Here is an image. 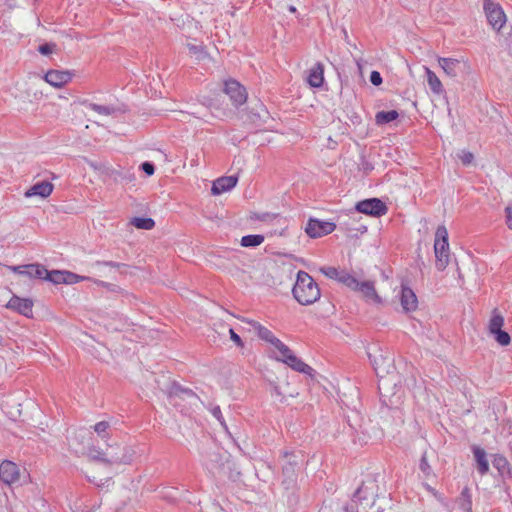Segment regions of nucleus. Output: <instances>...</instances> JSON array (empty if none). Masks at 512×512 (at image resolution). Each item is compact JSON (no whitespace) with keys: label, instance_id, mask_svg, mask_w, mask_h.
Returning <instances> with one entry per match:
<instances>
[{"label":"nucleus","instance_id":"obj_1","mask_svg":"<svg viewBox=\"0 0 512 512\" xmlns=\"http://www.w3.org/2000/svg\"><path fill=\"white\" fill-rule=\"evenodd\" d=\"M292 293L301 305H311L321 296L320 288L314 279L305 271H298Z\"/></svg>","mask_w":512,"mask_h":512},{"label":"nucleus","instance_id":"obj_2","mask_svg":"<svg viewBox=\"0 0 512 512\" xmlns=\"http://www.w3.org/2000/svg\"><path fill=\"white\" fill-rule=\"evenodd\" d=\"M383 480L381 474H369L362 481L361 485L353 494V501L359 502V506L364 511H368L369 508L375 505V498L380 493V481Z\"/></svg>","mask_w":512,"mask_h":512},{"label":"nucleus","instance_id":"obj_3","mask_svg":"<svg viewBox=\"0 0 512 512\" xmlns=\"http://www.w3.org/2000/svg\"><path fill=\"white\" fill-rule=\"evenodd\" d=\"M123 453L120 455L114 451L113 446H109L106 452L101 451L98 448L89 449V457L92 460L103 462L107 465L113 464H130L132 461L133 453L128 448H123Z\"/></svg>","mask_w":512,"mask_h":512},{"label":"nucleus","instance_id":"obj_4","mask_svg":"<svg viewBox=\"0 0 512 512\" xmlns=\"http://www.w3.org/2000/svg\"><path fill=\"white\" fill-rule=\"evenodd\" d=\"M434 252L436 268L444 270L449 264L448 231L445 226H439L435 233Z\"/></svg>","mask_w":512,"mask_h":512},{"label":"nucleus","instance_id":"obj_5","mask_svg":"<svg viewBox=\"0 0 512 512\" xmlns=\"http://www.w3.org/2000/svg\"><path fill=\"white\" fill-rule=\"evenodd\" d=\"M282 474H283V484L286 487H290L296 481L297 471L299 469V456L294 452L284 451L282 455Z\"/></svg>","mask_w":512,"mask_h":512},{"label":"nucleus","instance_id":"obj_6","mask_svg":"<svg viewBox=\"0 0 512 512\" xmlns=\"http://www.w3.org/2000/svg\"><path fill=\"white\" fill-rule=\"evenodd\" d=\"M483 9L489 24L499 31L506 23V15L502 7L493 0H484Z\"/></svg>","mask_w":512,"mask_h":512},{"label":"nucleus","instance_id":"obj_7","mask_svg":"<svg viewBox=\"0 0 512 512\" xmlns=\"http://www.w3.org/2000/svg\"><path fill=\"white\" fill-rule=\"evenodd\" d=\"M356 211L366 215L380 217L387 213L388 208L386 204L378 198H369L359 201L356 206Z\"/></svg>","mask_w":512,"mask_h":512},{"label":"nucleus","instance_id":"obj_8","mask_svg":"<svg viewBox=\"0 0 512 512\" xmlns=\"http://www.w3.org/2000/svg\"><path fill=\"white\" fill-rule=\"evenodd\" d=\"M223 91L229 96L235 107H239L247 101L248 94L245 87L234 79L224 82Z\"/></svg>","mask_w":512,"mask_h":512},{"label":"nucleus","instance_id":"obj_9","mask_svg":"<svg viewBox=\"0 0 512 512\" xmlns=\"http://www.w3.org/2000/svg\"><path fill=\"white\" fill-rule=\"evenodd\" d=\"M336 229V224L329 221L318 219H309L305 232L311 238H319L332 233Z\"/></svg>","mask_w":512,"mask_h":512},{"label":"nucleus","instance_id":"obj_10","mask_svg":"<svg viewBox=\"0 0 512 512\" xmlns=\"http://www.w3.org/2000/svg\"><path fill=\"white\" fill-rule=\"evenodd\" d=\"M20 471L18 466L9 460L0 464V480L5 484L12 485L19 481Z\"/></svg>","mask_w":512,"mask_h":512},{"label":"nucleus","instance_id":"obj_11","mask_svg":"<svg viewBox=\"0 0 512 512\" xmlns=\"http://www.w3.org/2000/svg\"><path fill=\"white\" fill-rule=\"evenodd\" d=\"M238 182V177L235 175L222 176L213 182L211 192L213 195H220L233 189Z\"/></svg>","mask_w":512,"mask_h":512},{"label":"nucleus","instance_id":"obj_12","mask_svg":"<svg viewBox=\"0 0 512 512\" xmlns=\"http://www.w3.org/2000/svg\"><path fill=\"white\" fill-rule=\"evenodd\" d=\"M7 307L26 317L32 316L33 302L31 299L20 298L14 295L9 300Z\"/></svg>","mask_w":512,"mask_h":512},{"label":"nucleus","instance_id":"obj_13","mask_svg":"<svg viewBox=\"0 0 512 512\" xmlns=\"http://www.w3.org/2000/svg\"><path fill=\"white\" fill-rule=\"evenodd\" d=\"M10 269L18 273L20 275H24L28 278H43V273L45 272V267L41 264H27V265H18L11 266Z\"/></svg>","mask_w":512,"mask_h":512},{"label":"nucleus","instance_id":"obj_14","mask_svg":"<svg viewBox=\"0 0 512 512\" xmlns=\"http://www.w3.org/2000/svg\"><path fill=\"white\" fill-rule=\"evenodd\" d=\"M400 303L403 310L406 312L415 311L417 309V296L410 287L402 285Z\"/></svg>","mask_w":512,"mask_h":512},{"label":"nucleus","instance_id":"obj_15","mask_svg":"<svg viewBox=\"0 0 512 512\" xmlns=\"http://www.w3.org/2000/svg\"><path fill=\"white\" fill-rule=\"evenodd\" d=\"M71 78L72 74L69 71L49 70L45 74V81L56 88L67 84Z\"/></svg>","mask_w":512,"mask_h":512},{"label":"nucleus","instance_id":"obj_16","mask_svg":"<svg viewBox=\"0 0 512 512\" xmlns=\"http://www.w3.org/2000/svg\"><path fill=\"white\" fill-rule=\"evenodd\" d=\"M438 63L446 75L456 77L462 69L463 63L455 58L439 57Z\"/></svg>","mask_w":512,"mask_h":512},{"label":"nucleus","instance_id":"obj_17","mask_svg":"<svg viewBox=\"0 0 512 512\" xmlns=\"http://www.w3.org/2000/svg\"><path fill=\"white\" fill-rule=\"evenodd\" d=\"M53 184L49 181H40L31 186L25 193V197L40 196L47 198L53 192Z\"/></svg>","mask_w":512,"mask_h":512},{"label":"nucleus","instance_id":"obj_18","mask_svg":"<svg viewBox=\"0 0 512 512\" xmlns=\"http://www.w3.org/2000/svg\"><path fill=\"white\" fill-rule=\"evenodd\" d=\"M355 291L361 292L363 297L370 302L380 303L381 298L377 294L374 286V282L372 281H359V285H357Z\"/></svg>","mask_w":512,"mask_h":512},{"label":"nucleus","instance_id":"obj_19","mask_svg":"<svg viewBox=\"0 0 512 512\" xmlns=\"http://www.w3.org/2000/svg\"><path fill=\"white\" fill-rule=\"evenodd\" d=\"M369 358L377 375L389 373L390 368L393 367V360L388 356L384 357L380 354L379 357H377L376 355L369 354Z\"/></svg>","mask_w":512,"mask_h":512},{"label":"nucleus","instance_id":"obj_20","mask_svg":"<svg viewBox=\"0 0 512 512\" xmlns=\"http://www.w3.org/2000/svg\"><path fill=\"white\" fill-rule=\"evenodd\" d=\"M307 82L311 87L319 88L324 82V66L321 62H317L310 70Z\"/></svg>","mask_w":512,"mask_h":512},{"label":"nucleus","instance_id":"obj_21","mask_svg":"<svg viewBox=\"0 0 512 512\" xmlns=\"http://www.w3.org/2000/svg\"><path fill=\"white\" fill-rule=\"evenodd\" d=\"M472 452L476 461V468L480 475H485L489 471V463L485 450L479 446H472Z\"/></svg>","mask_w":512,"mask_h":512},{"label":"nucleus","instance_id":"obj_22","mask_svg":"<svg viewBox=\"0 0 512 512\" xmlns=\"http://www.w3.org/2000/svg\"><path fill=\"white\" fill-rule=\"evenodd\" d=\"M284 363L293 370L300 373L311 375L313 371V369L308 364L304 363L294 353L290 355Z\"/></svg>","mask_w":512,"mask_h":512},{"label":"nucleus","instance_id":"obj_23","mask_svg":"<svg viewBox=\"0 0 512 512\" xmlns=\"http://www.w3.org/2000/svg\"><path fill=\"white\" fill-rule=\"evenodd\" d=\"M246 322L249 323L254 328V330L256 331V333L260 339L270 343L276 337L272 333V331H270L268 328L262 326L259 322L254 321V320H248Z\"/></svg>","mask_w":512,"mask_h":512},{"label":"nucleus","instance_id":"obj_24","mask_svg":"<svg viewBox=\"0 0 512 512\" xmlns=\"http://www.w3.org/2000/svg\"><path fill=\"white\" fill-rule=\"evenodd\" d=\"M459 509L463 512H472V497L468 487H465L457 499Z\"/></svg>","mask_w":512,"mask_h":512},{"label":"nucleus","instance_id":"obj_25","mask_svg":"<svg viewBox=\"0 0 512 512\" xmlns=\"http://www.w3.org/2000/svg\"><path fill=\"white\" fill-rule=\"evenodd\" d=\"M425 71H426V75H427V83L431 89V91L435 94H441L444 89H443V85L440 81V79L438 78V76L432 71L430 70L428 67H425Z\"/></svg>","mask_w":512,"mask_h":512},{"label":"nucleus","instance_id":"obj_26","mask_svg":"<svg viewBox=\"0 0 512 512\" xmlns=\"http://www.w3.org/2000/svg\"><path fill=\"white\" fill-rule=\"evenodd\" d=\"M169 393L170 396L198 399V396L193 390H191L190 388H185L175 382L171 385Z\"/></svg>","mask_w":512,"mask_h":512},{"label":"nucleus","instance_id":"obj_27","mask_svg":"<svg viewBox=\"0 0 512 512\" xmlns=\"http://www.w3.org/2000/svg\"><path fill=\"white\" fill-rule=\"evenodd\" d=\"M399 117V113L396 110L379 111L375 115V122L377 125L382 126L388 124Z\"/></svg>","mask_w":512,"mask_h":512},{"label":"nucleus","instance_id":"obj_28","mask_svg":"<svg viewBox=\"0 0 512 512\" xmlns=\"http://www.w3.org/2000/svg\"><path fill=\"white\" fill-rule=\"evenodd\" d=\"M42 279L50 281L53 284H65V271H61V270L48 271L45 268V272L43 273Z\"/></svg>","mask_w":512,"mask_h":512},{"label":"nucleus","instance_id":"obj_29","mask_svg":"<svg viewBox=\"0 0 512 512\" xmlns=\"http://www.w3.org/2000/svg\"><path fill=\"white\" fill-rule=\"evenodd\" d=\"M131 224L138 229L151 230L155 226V221L150 217H134Z\"/></svg>","mask_w":512,"mask_h":512},{"label":"nucleus","instance_id":"obj_30","mask_svg":"<svg viewBox=\"0 0 512 512\" xmlns=\"http://www.w3.org/2000/svg\"><path fill=\"white\" fill-rule=\"evenodd\" d=\"M88 109L104 116H110L117 112V109L114 106H106L100 105L96 103H89L87 105Z\"/></svg>","mask_w":512,"mask_h":512},{"label":"nucleus","instance_id":"obj_31","mask_svg":"<svg viewBox=\"0 0 512 512\" xmlns=\"http://www.w3.org/2000/svg\"><path fill=\"white\" fill-rule=\"evenodd\" d=\"M264 241V236L259 234H251L243 236L241 239V245L243 247H256L262 244Z\"/></svg>","mask_w":512,"mask_h":512},{"label":"nucleus","instance_id":"obj_32","mask_svg":"<svg viewBox=\"0 0 512 512\" xmlns=\"http://www.w3.org/2000/svg\"><path fill=\"white\" fill-rule=\"evenodd\" d=\"M504 325V318L502 315L496 312L494 310L493 315L489 322V331L491 334H494L497 331L502 330V327Z\"/></svg>","mask_w":512,"mask_h":512},{"label":"nucleus","instance_id":"obj_33","mask_svg":"<svg viewBox=\"0 0 512 512\" xmlns=\"http://www.w3.org/2000/svg\"><path fill=\"white\" fill-rule=\"evenodd\" d=\"M338 282L344 284L348 288L355 291L357 285H359V281L351 274L341 271L340 276L338 278Z\"/></svg>","mask_w":512,"mask_h":512},{"label":"nucleus","instance_id":"obj_34","mask_svg":"<svg viewBox=\"0 0 512 512\" xmlns=\"http://www.w3.org/2000/svg\"><path fill=\"white\" fill-rule=\"evenodd\" d=\"M110 428V423L108 421H100L93 426L94 431L100 436L102 439L108 437V430Z\"/></svg>","mask_w":512,"mask_h":512},{"label":"nucleus","instance_id":"obj_35","mask_svg":"<svg viewBox=\"0 0 512 512\" xmlns=\"http://www.w3.org/2000/svg\"><path fill=\"white\" fill-rule=\"evenodd\" d=\"M495 340L501 345V346H507L511 342L510 335L504 331L500 330L495 332L494 334Z\"/></svg>","mask_w":512,"mask_h":512},{"label":"nucleus","instance_id":"obj_36","mask_svg":"<svg viewBox=\"0 0 512 512\" xmlns=\"http://www.w3.org/2000/svg\"><path fill=\"white\" fill-rule=\"evenodd\" d=\"M89 277L80 276L70 271H65V284H75L83 280H89Z\"/></svg>","mask_w":512,"mask_h":512},{"label":"nucleus","instance_id":"obj_37","mask_svg":"<svg viewBox=\"0 0 512 512\" xmlns=\"http://www.w3.org/2000/svg\"><path fill=\"white\" fill-rule=\"evenodd\" d=\"M209 411L211 412V414L219 421V423L221 424V426L227 430V425H226V422H225V419L222 415V411H221V408L220 406L218 405H215V406H211L209 408Z\"/></svg>","mask_w":512,"mask_h":512},{"label":"nucleus","instance_id":"obj_38","mask_svg":"<svg viewBox=\"0 0 512 512\" xmlns=\"http://www.w3.org/2000/svg\"><path fill=\"white\" fill-rule=\"evenodd\" d=\"M189 52L195 55L198 59H202L205 56V50L203 46L187 44Z\"/></svg>","mask_w":512,"mask_h":512},{"label":"nucleus","instance_id":"obj_39","mask_svg":"<svg viewBox=\"0 0 512 512\" xmlns=\"http://www.w3.org/2000/svg\"><path fill=\"white\" fill-rule=\"evenodd\" d=\"M321 272L328 278L335 279L337 281L341 273V271H339L335 267H323L321 268Z\"/></svg>","mask_w":512,"mask_h":512},{"label":"nucleus","instance_id":"obj_40","mask_svg":"<svg viewBox=\"0 0 512 512\" xmlns=\"http://www.w3.org/2000/svg\"><path fill=\"white\" fill-rule=\"evenodd\" d=\"M279 355L275 357L277 361L285 362L287 358L293 354L292 350L285 344L279 351Z\"/></svg>","mask_w":512,"mask_h":512},{"label":"nucleus","instance_id":"obj_41","mask_svg":"<svg viewBox=\"0 0 512 512\" xmlns=\"http://www.w3.org/2000/svg\"><path fill=\"white\" fill-rule=\"evenodd\" d=\"M419 468L426 476H429L432 472L431 466L429 465L427 460L426 453H423L420 459Z\"/></svg>","mask_w":512,"mask_h":512},{"label":"nucleus","instance_id":"obj_42","mask_svg":"<svg viewBox=\"0 0 512 512\" xmlns=\"http://www.w3.org/2000/svg\"><path fill=\"white\" fill-rule=\"evenodd\" d=\"M56 47V44L54 43H45L38 47V51L42 55H49L51 54Z\"/></svg>","mask_w":512,"mask_h":512},{"label":"nucleus","instance_id":"obj_43","mask_svg":"<svg viewBox=\"0 0 512 512\" xmlns=\"http://www.w3.org/2000/svg\"><path fill=\"white\" fill-rule=\"evenodd\" d=\"M344 512H368V511L362 510V508L359 506V502H354L353 498H352L350 503L344 507Z\"/></svg>","mask_w":512,"mask_h":512},{"label":"nucleus","instance_id":"obj_44","mask_svg":"<svg viewBox=\"0 0 512 512\" xmlns=\"http://www.w3.org/2000/svg\"><path fill=\"white\" fill-rule=\"evenodd\" d=\"M95 265L96 266L103 265V266H108V267H112V268H121V267H126L127 266L124 263H119V262H114V261H96Z\"/></svg>","mask_w":512,"mask_h":512},{"label":"nucleus","instance_id":"obj_45","mask_svg":"<svg viewBox=\"0 0 512 512\" xmlns=\"http://www.w3.org/2000/svg\"><path fill=\"white\" fill-rule=\"evenodd\" d=\"M142 171L147 174L148 176H151L155 172V166L152 162L146 161L141 164Z\"/></svg>","mask_w":512,"mask_h":512},{"label":"nucleus","instance_id":"obj_46","mask_svg":"<svg viewBox=\"0 0 512 512\" xmlns=\"http://www.w3.org/2000/svg\"><path fill=\"white\" fill-rule=\"evenodd\" d=\"M459 157L464 165H470L474 160V155L469 151H462Z\"/></svg>","mask_w":512,"mask_h":512},{"label":"nucleus","instance_id":"obj_47","mask_svg":"<svg viewBox=\"0 0 512 512\" xmlns=\"http://www.w3.org/2000/svg\"><path fill=\"white\" fill-rule=\"evenodd\" d=\"M370 82L375 86H379L382 83L381 74L378 71H372L370 74Z\"/></svg>","mask_w":512,"mask_h":512},{"label":"nucleus","instance_id":"obj_48","mask_svg":"<svg viewBox=\"0 0 512 512\" xmlns=\"http://www.w3.org/2000/svg\"><path fill=\"white\" fill-rule=\"evenodd\" d=\"M229 333H230V339L238 346V347H243L244 346V343L241 339V337L233 330V329H230L229 330Z\"/></svg>","mask_w":512,"mask_h":512},{"label":"nucleus","instance_id":"obj_49","mask_svg":"<svg viewBox=\"0 0 512 512\" xmlns=\"http://www.w3.org/2000/svg\"><path fill=\"white\" fill-rule=\"evenodd\" d=\"M505 213H506V224L510 229H512V205H509L505 208Z\"/></svg>","mask_w":512,"mask_h":512},{"label":"nucleus","instance_id":"obj_50","mask_svg":"<svg viewBox=\"0 0 512 512\" xmlns=\"http://www.w3.org/2000/svg\"><path fill=\"white\" fill-rule=\"evenodd\" d=\"M505 464H506V459L504 457H502V456L495 457V459H494V466L497 469H500L501 466H503Z\"/></svg>","mask_w":512,"mask_h":512},{"label":"nucleus","instance_id":"obj_51","mask_svg":"<svg viewBox=\"0 0 512 512\" xmlns=\"http://www.w3.org/2000/svg\"><path fill=\"white\" fill-rule=\"evenodd\" d=\"M270 344L277 350L279 351L285 344L280 340L278 339L277 337H275L273 339V341L270 342Z\"/></svg>","mask_w":512,"mask_h":512},{"label":"nucleus","instance_id":"obj_52","mask_svg":"<svg viewBox=\"0 0 512 512\" xmlns=\"http://www.w3.org/2000/svg\"><path fill=\"white\" fill-rule=\"evenodd\" d=\"M346 231L349 233V235H353L352 232H354V231L364 233L367 231V227L364 225H361L358 228H347Z\"/></svg>","mask_w":512,"mask_h":512},{"label":"nucleus","instance_id":"obj_53","mask_svg":"<svg viewBox=\"0 0 512 512\" xmlns=\"http://www.w3.org/2000/svg\"><path fill=\"white\" fill-rule=\"evenodd\" d=\"M271 218L276 219L277 216L276 215H270V214L266 213V214H263L262 216L258 217V219L261 220V221H267V220H270Z\"/></svg>","mask_w":512,"mask_h":512},{"label":"nucleus","instance_id":"obj_54","mask_svg":"<svg viewBox=\"0 0 512 512\" xmlns=\"http://www.w3.org/2000/svg\"><path fill=\"white\" fill-rule=\"evenodd\" d=\"M95 283H97L99 286H102V287H110V286H112V284L104 282V281H101V280H97V281H95Z\"/></svg>","mask_w":512,"mask_h":512},{"label":"nucleus","instance_id":"obj_55","mask_svg":"<svg viewBox=\"0 0 512 512\" xmlns=\"http://www.w3.org/2000/svg\"><path fill=\"white\" fill-rule=\"evenodd\" d=\"M273 392H274L276 395H278V396H280V395H281V392H280V389H279V387H278V386H274V387H273Z\"/></svg>","mask_w":512,"mask_h":512},{"label":"nucleus","instance_id":"obj_56","mask_svg":"<svg viewBox=\"0 0 512 512\" xmlns=\"http://www.w3.org/2000/svg\"><path fill=\"white\" fill-rule=\"evenodd\" d=\"M288 10H289L291 13H296V11H297V10H296V7H295V6H293V5H290V6L288 7Z\"/></svg>","mask_w":512,"mask_h":512},{"label":"nucleus","instance_id":"obj_57","mask_svg":"<svg viewBox=\"0 0 512 512\" xmlns=\"http://www.w3.org/2000/svg\"><path fill=\"white\" fill-rule=\"evenodd\" d=\"M377 512H384V509H382L381 507H378Z\"/></svg>","mask_w":512,"mask_h":512}]
</instances>
